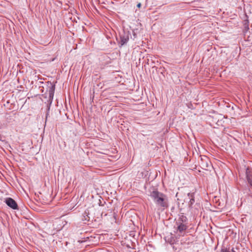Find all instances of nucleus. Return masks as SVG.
<instances>
[{
  "instance_id": "9",
  "label": "nucleus",
  "mask_w": 252,
  "mask_h": 252,
  "mask_svg": "<svg viewBox=\"0 0 252 252\" xmlns=\"http://www.w3.org/2000/svg\"><path fill=\"white\" fill-rule=\"evenodd\" d=\"M187 200L189 199V205L191 206L195 202L194 193H188V198H186Z\"/></svg>"
},
{
  "instance_id": "6",
  "label": "nucleus",
  "mask_w": 252,
  "mask_h": 252,
  "mask_svg": "<svg viewBox=\"0 0 252 252\" xmlns=\"http://www.w3.org/2000/svg\"><path fill=\"white\" fill-rule=\"evenodd\" d=\"M176 222L188 224V220L186 216L182 214L179 215V218Z\"/></svg>"
},
{
  "instance_id": "5",
  "label": "nucleus",
  "mask_w": 252,
  "mask_h": 252,
  "mask_svg": "<svg viewBox=\"0 0 252 252\" xmlns=\"http://www.w3.org/2000/svg\"><path fill=\"white\" fill-rule=\"evenodd\" d=\"M246 176L248 183L252 188V172L249 168H247L246 169Z\"/></svg>"
},
{
  "instance_id": "1",
  "label": "nucleus",
  "mask_w": 252,
  "mask_h": 252,
  "mask_svg": "<svg viewBox=\"0 0 252 252\" xmlns=\"http://www.w3.org/2000/svg\"><path fill=\"white\" fill-rule=\"evenodd\" d=\"M150 196L157 206L161 209L164 210L168 207L167 198L166 195L163 193L158 190H154L151 192Z\"/></svg>"
},
{
  "instance_id": "10",
  "label": "nucleus",
  "mask_w": 252,
  "mask_h": 252,
  "mask_svg": "<svg viewBox=\"0 0 252 252\" xmlns=\"http://www.w3.org/2000/svg\"><path fill=\"white\" fill-rule=\"evenodd\" d=\"M220 252H236L234 248L230 249V247L227 248L224 246L222 247Z\"/></svg>"
},
{
  "instance_id": "3",
  "label": "nucleus",
  "mask_w": 252,
  "mask_h": 252,
  "mask_svg": "<svg viewBox=\"0 0 252 252\" xmlns=\"http://www.w3.org/2000/svg\"><path fill=\"white\" fill-rule=\"evenodd\" d=\"M129 32H125L123 31L120 33V41L119 42L120 47H122L126 44L129 40Z\"/></svg>"
},
{
  "instance_id": "8",
  "label": "nucleus",
  "mask_w": 252,
  "mask_h": 252,
  "mask_svg": "<svg viewBox=\"0 0 252 252\" xmlns=\"http://www.w3.org/2000/svg\"><path fill=\"white\" fill-rule=\"evenodd\" d=\"M90 210L87 209H86L82 215V220L84 222V223H86L90 220Z\"/></svg>"
},
{
  "instance_id": "2",
  "label": "nucleus",
  "mask_w": 252,
  "mask_h": 252,
  "mask_svg": "<svg viewBox=\"0 0 252 252\" xmlns=\"http://www.w3.org/2000/svg\"><path fill=\"white\" fill-rule=\"evenodd\" d=\"M176 227H175L177 237L184 236L185 235V232L188 228V225L187 224L176 222Z\"/></svg>"
},
{
  "instance_id": "12",
  "label": "nucleus",
  "mask_w": 252,
  "mask_h": 252,
  "mask_svg": "<svg viewBox=\"0 0 252 252\" xmlns=\"http://www.w3.org/2000/svg\"><path fill=\"white\" fill-rule=\"evenodd\" d=\"M64 223L63 224V227H64L65 225L66 224V223H67L66 221H64Z\"/></svg>"
},
{
  "instance_id": "11",
  "label": "nucleus",
  "mask_w": 252,
  "mask_h": 252,
  "mask_svg": "<svg viewBox=\"0 0 252 252\" xmlns=\"http://www.w3.org/2000/svg\"><path fill=\"white\" fill-rule=\"evenodd\" d=\"M141 6V4L140 3H139L137 4V6L138 7V8H140Z\"/></svg>"
},
{
  "instance_id": "4",
  "label": "nucleus",
  "mask_w": 252,
  "mask_h": 252,
  "mask_svg": "<svg viewBox=\"0 0 252 252\" xmlns=\"http://www.w3.org/2000/svg\"><path fill=\"white\" fill-rule=\"evenodd\" d=\"M5 203L10 208L13 210H18V206L17 202L12 198L8 197L5 198Z\"/></svg>"
},
{
  "instance_id": "7",
  "label": "nucleus",
  "mask_w": 252,
  "mask_h": 252,
  "mask_svg": "<svg viewBox=\"0 0 252 252\" xmlns=\"http://www.w3.org/2000/svg\"><path fill=\"white\" fill-rule=\"evenodd\" d=\"M55 90V85H51V86L49 88V100L50 101V104L52 103V100L53 99Z\"/></svg>"
}]
</instances>
